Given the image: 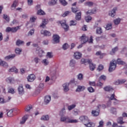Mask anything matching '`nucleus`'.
Masks as SVG:
<instances>
[{
    "label": "nucleus",
    "instance_id": "f257e3e1",
    "mask_svg": "<svg viewBox=\"0 0 127 127\" xmlns=\"http://www.w3.org/2000/svg\"><path fill=\"white\" fill-rule=\"evenodd\" d=\"M117 64H119V65H125L126 63L120 59H118L117 61L113 60L110 62V67L109 68V72H113V71L116 69L117 67Z\"/></svg>",
    "mask_w": 127,
    "mask_h": 127
},
{
    "label": "nucleus",
    "instance_id": "f03ea898",
    "mask_svg": "<svg viewBox=\"0 0 127 127\" xmlns=\"http://www.w3.org/2000/svg\"><path fill=\"white\" fill-rule=\"evenodd\" d=\"M80 121L84 124L85 127H94L96 126L95 123L90 122L89 118L86 116H82L79 117Z\"/></svg>",
    "mask_w": 127,
    "mask_h": 127
},
{
    "label": "nucleus",
    "instance_id": "7ed1b4c3",
    "mask_svg": "<svg viewBox=\"0 0 127 127\" xmlns=\"http://www.w3.org/2000/svg\"><path fill=\"white\" fill-rule=\"evenodd\" d=\"M60 121L65 124H76L78 123V120L70 119L68 116L63 115L61 116Z\"/></svg>",
    "mask_w": 127,
    "mask_h": 127
},
{
    "label": "nucleus",
    "instance_id": "20e7f679",
    "mask_svg": "<svg viewBox=\"0 0 127 127\" xmlns=\"http://www.w3.org/2000/svg\"><path fill=\"white\" fill-rule=\"evenodd\" d=\"M107 98L109 101V105H108V106H110L111 104H112L111 101L116 100V94H115V92H113V93L111 94H108Z\"/></svg>",
    "mask_w": 127,
    "mask_h": 127
},
{
    "label": "nucleus",
    "instance_id": "39448f33",
    "mask_svg": "<svg viewBox=\"0 0 127 127\" xmlns=\"http://www.w3.org/2000/svg\"><path fill=\"white\" fill-rule=\"evenodd\" d=\"M60 23L63 28L64 29L65 31H68V30H69V26L67 25V24L66 23V21L65 20L61 21L60 22Z\"/></svg>",
    "mask_w": 127,
    "mask_h": 127
},
{
    "label": "nucleus",
    "instance_id": "423d86ee",
    "mask_svg": "<svg viewBox=\"0 0 127 127\" xmlns=\"http://www.w3.org/2000/svg\"><path fill=\"white\" fill-rule=\"evenodd\" d=\"M18 28H19V27L18 26L15 27H12V28L8 27L6 29V32H10L11 31V32L15 33V32H16L17 30H18Z\"/></svg>",
    "mask_w": 127,
    "mask_h": 127
},
{
    "label": "nucleus",
    "instance_id": "0eeeda50",
    "mask_svg": "<svg viewBox=\"0 0 127 127\" xmlns=\"http://www.w3.org/2000/svg\"><path fill=\"white\" fill-rule=\"evenodd\" d=\"M100 107H101V105H98L96 110L92 111L91 114L93 117H98V116H99L100 114Z\"/></svg>",
    "mask_w": 127,
    "mask_h": 127
},
{
    "label": "nucleus",
    "instance_id": "6e6552de",
    "mask_svg": "<svg viewBox=\"0 0 127 127\" xmlns=\"http://www.w3.org/2000/svg\"><path fill=\"white\" fill-rule=\"evenodd\" d=\"M36 79V76L34 74H29L27 77L28 82H33Z\"/></svg>",
    "mask_w": 127,
    "mask_h": 127
},
{
    "label": "nucleus",
    "instance_id": "1a4fd4ad",
    "mask_svg": "<svg viewBox=\"0 0 127 127\" xmlns=\"http://www.w3.org/2000/svg\"><path fill=\"white\" fill-rule=\"evenodd\" d=\"M80 41L81 44H84L88 42V37L86 36V35H83L80 38Z\"/></svg>",
    "mask_w": 127,
    "mask_h": 127
},
{
    "label": "nucleus",
    "instance_id": "9d476101",
    "mask_svg": "<svg viewBox=\"0 0 127 127\" xmlns=\"http://www.w3.org/2000/svg\"><path fill=\"white\" fill-rule=\"evenodd\" d=\"M44 89V83H40L39 86H38V90L36 91V94H39L40 93V91H42Z\"/></svg>",
    "mask_w": 127,
    "mask_h": 127
},
{
    "label": "nucleus",
    "instance_id": "9b49d317",
    "mask_svg": "<svg viewBox=\"0 0 127 127\" xmlns=\"http://www.w3.org/2000/svg\"><path fill=\"white\" fill-rule=\"evenodd\" d=\"M53 40L55 43H59L60 42V37L57 34L53 35Z\"/></svg>",
    "mask_w": 127,
    "mask_h": 127
},
{
    "label": "nucleus",
    "instance_id": "f8f14e48",
    "mask_svg": "<svg viewBox=\"0 0 127 127\" xmlns=\"http://www.w3.org/2000/svg\"><path fill=\"white\" fill-rule=\"evenodd\" d=\"M41 34L44 35V36H51V33L47 30H42L41 31Z\"/></svg>",
    "mask_w": 127,
    "mask_h": 127
},
{
    "label": "nucleus",
    "instance_id": "ddd939ff",
    "mask_svg": "<svg viewBox=\"0 0 127 127\" xmlns=\"http://www.w3.org/2000/svg\"><path fill=\"white\" fill-rule=\"evenodd\" d=\"M6 81L7 83H9V84H15V80L13 77H8L6 79Z\"/></svg>",
    "mask_w": 127,
    "mask_h": 127
},
{
    "label": "nucleus",
    "instance_id": "4468645a",
    "mask_svg": "<svg viewBox=\"0 0 127 127\" xmlns=\"http://www.w3.org/2000/svg\"><path fill=\"white\" fill-rule=\"evenodd\" d=\"M18 92L19 95H23L24 94V89H23V86L22 85H20L18 87Z\"/></svg>",
    "mask_w": 127,
    "mask_h": 127
},
{
    "label": "nucleus",
    "instance_id": "2eb2a0df",
    "mask_svg": "<svg viewBox=\"0 0 127 127\" xmlns=\"http://www.w3.org/2000/svg\"><path fill=\"white\" fill-rule=\"evenodd\" d=\"M11 99V97H8V99L4 100L3 98L0 97V104H5V103H7V102H9Z\"/></svg>",
    "mask_w": 127,
    "mask_h": 127
},
{
    "label": "nucleus",
    "instance_id": "dca6fc26",
    "mask_svg": "<svg viewBox=\"0 0 127 127\" xmlns=\"http://www.w3.org/2000/svg\"><path fill=\"white\" fill-rule=\"evenodd\" d=\"M50 101H51V96H46L45 97L44 99V103L45 105H47L48 104H49L50 102Z\"/></svg>",
    "mask_w": 127,
    "mask_h": 127
},
{
    "label": "nucleus",
    "instance_id": "f3484780",
    "mask_svg": "<svg viewBox=\"0 0 127 127\" xmlns=\"http://www.w3.org/2000/svg\"><path fill=\"white\" fill-rule=\"evenodd\" d=\"M28 118H29V115H25L22 119V120L20 121L21 125H23L26 122V120H28Z\"/></svg>",
    "mask_w": 127,
    "mask_h": 127
},
{
    "label": "nucleus",
    "instance_id": "a211bd4d",
    "mask_svg": "<svg viewBox=\"0 0 127 127\" xmlns=\"http://www.w3.org/2000/svg\"><path fill=\"white\" fill-rule=\"evenodd\" d=\"M74 57L75 59H80L82 57V54L79 52H76L74 54Z\"/></svg>",
    "mask_w": 127,
    "mask_h": 127
},
{
    "label": "nucleus",
    "instance_id": "6ab92c4d",
    "mask_svg": "<svg viewBox=\"0 0 127 127\" xmlns=\"http://www.w3.org/2000/svg\"><path fill=\"white\" fill-rule=\"evenodd\" d=\"M0 66H2V67H4V68H7V67H8V64H7L6 62L0 60Z\"/></svg>",
    "mask_w": 127,
    "mask_h": 127
},
{
    "label": "nucleus",
    "instance_id": "aec40b11",
    "mask_svg": "<svg viewBox=\"0 0 127 127\" xmlns=\"http://www.w3.org/2000/svg\"><path fill=\"white\" fill-rule=\"evenodd\" d=\"M46 24H47V20L43 19L42 20V23L40 25V27H42V28H45Z\"/></svg>",
    "mask_w": 127,
    "mask_h": 127
},
{
    "label": "nucleus",
    "instance_id": "412c9836",
    "mask_svg": "<svg viewBox=\"0 0 127 127\" xmlns=\"http://www.w3.org/2000/svg\"><path fill=\"white\" fill-rule=\"evenodd\" d=\"M64 91V92H68L69 91V83H64L63 84Z\"/></svg>",
    "mask_w": 127,
    "mask_h": 127
},
{
    "label": "nucleus",
    "instance_id": "4be33fe9",
    "mask_svg": "<svg viewBox=\"0 0 127 127\" xmlns=\"http://www.w3.org/2000/svg\"><path fill=\"white\" fill-rule=\"evenodd\" d=\"M89 64V69L91 70V71H94L95 69L96 68V64H94L92 63V62H90V63H88Z\"/></svg>",
    "mask_w": 127,
    "mask_h": 127
},
{
    "label": "nucleus",
    "instance_id": "5701e85b",
    "mask_svg": "<svg viewBox=\"0 0 127 127\" xmlns=\"http://www.w3.org/2000/svg\"><path fill=\"white\" fill-rule=\"evenodd\" d=\"M104 90L106 91V92H114V89L110 86H106L104 88Z\"/></svg>",
    "mask_w": 127,
    "mask_h": 127
},
{
    "label": "nucleus",
    "instance_id": "b1692460",
    "mask_svg": "<svg viewBox=\"0 0 127 127\" xmlns=\"http://www.w3.org/2000/svg\"><path fill=\"white\" fill-rule=\"evenodd\" d=\"M75 65H76V61L73 59L70 60L69 62L70 67H71V68H73V67H75Z\"/></svg>",
    "mask_w": 127,
    "mask_h": 127
},
{
    "label": "nucleus",
    "instance_id": "393cba45",
    "mask_svg": "<svg viewBox=\"0 0 127 127\" xmlns=\"http://www.w3.org/2000/svg\"><path fill=\"white\" fill-rule=\"evenodd\" d=\"M126 82V79H119L115 82V85H120L124 84Z\"/></svg>",
    "mask_w": 127,
    "mask_h": 127
},
{
    "label": "nucleus",
    "instance_id": "a878e982",
    "mask_svg": "<svg viewBox=\"0 0 127 127\" xmlns=\"http://www.w3.org/2000/svg\"><path fill=\"white\" fill-rule=\"evenodd\" d=\"M109 15L112 17H114L116 15V9H113L111 11H109Z\"/></svg>",
    "mask_w": 127,
    "mask_h": 127
},
{
    "label": "nucleus",
    "instance_id": "bb28decb",
    "mask_svg": "<svg viewBox=\"0 0 127 127\" xmlns=\"http://www.w3.org/2000/svg\"><path fill=\"white\" fill-rule=\"evenodd\" d=\"M92 60H85V59H82L81 60V64H86V63H91Z\"/></svg>",
    "mask_w": 127,
    "mask_h": 127
},
{
    "label": "nucleus",
    "instance_id": "cd10ccee",
    "mask_svg": "<svg viewBox=\"0 0 127 127\" xmlns=\"http://www.w3.org/2000/svg\"><path fill=\"white\" fill-rule=\"evenodd\" d=\"M123 121H124V118L123 117H119L117 119L118 123L120 124V125H123L126 123Z\"/></svg>",
    "mask_w": 127,
    "mask_h": 127
},
{
    "label": "nucleus",
    "instance_id": "c85d7f7f",
    "mask_svg": "<svg viewBox=\"0 0 127 127\" xmlns=\"http://www.w3.org/2000/svg\"><path fill=\"white\" fill-rule=\"evenodd\" d=\"M23 44H24V42L19 39L17 40L16 42V45L17 46H20V45H23Z\"/></svg>",
    "mask_w": 127,
    "mask_h": 127
},
{
    "label": "nucleus",
    "instance_id": "c756f323",
    "mask_svg": "<svg viewBox=\"0 0 127 127\" xmlns=\"http://www.w3.org/2000/svg\"><path fill=\"white\" fill-rule=\"evenodd\" d=\"M15 57L14 54L7 56L4 58L5 60H9V59H13Z\"/></svg>",
    "mask_w": 127,
    "mask_h": 127
},
{
    "label": "nucleus",
    "instance_id": "7c9ffc66",
    "mask_svg": "<svg viewBox=\"0 0 127 127\" xmlns=\"http://www.w3.org/2000/svg\"><path fill=\"white\" fill-rule=\"evenodd\" d=\"M60 116H65L66 115V109H65V107H64L60 111Z\"/></svg>",
    "mask_w": 127,
    "mask_h": 127
},
{
    "label": "nucleus",
    "instance_id": "2f4dec72",
    "mask_svg": "<svg viewBox=\"0 0 127 127\" xmlns=\"http://www.w3.org/2000/svg\"><path fill=\"white\" fill-rule=\"evenodd\" d=\"M41 121H49V116L48 115H43L41 118Z\"/></svg>",
    "mask_w": 127,
    "mask_h": 127
},
{
    "label": "nucleus",
    "instance_id": "473e14b6",
    "mask_svg": "<svg viewBox=\"0 0 127 127\" xmlns=\"http://www.w3.org/2000/svg\"><path fill=\"white\" fill-rule=\"evenodd\" d=\"M85 88L84 86H78L77 88L76 89V92H81V91H84Z\"/></svg>",
    "mask_w": 127,
    "mask_h": 127
},
{
    "label": "nucleus",
    "instance_id": "72a5a7b5",
    "mask_svg": "<svg viewBox=\"0 0 127 127\" xmlns=\"http://www.w3.org/2000/svg\"><path fill=\"white\" fill-rule=\"evenodd\" d=\"M118 50H119V48L118 47L113 48L112 51L110 52V54L111 55H114V54H115V53H116Z\"/></svg>",
    "mask_w": 127,
    "mask_h": 127
},
{
    "label": "nucleus",
    "instance_id": "f704fd0d",
    "mask_svg": "<svg viewBox=\"0 0 127 127\" xmlns=\"http://www.w3.org/2000/svg\"><path fill=\"white\" fill-rule=\"evenodd\" d=\"M96 11H97L96 8L93 9L92 10H88L86 12V14H93V13H96Z\"/></svg>",
    "mask_w": 127,
    "mask_h": 127
},
{
    "label": "nucleus",
    "instance_id": "c9c22d12",
    "mask_svg": "<svg viewBox=\"0 0 127 127\" xmlns=\"http://www.w3.org/2000/svg\"><path fill=\"white\" fill-rule=\"evenodd\" d=\"M42 63L44 66H47V65L49 64V61L47 59H44L42 61Z\"/></svg>",
    "mask_w": 127,
    "mask_h": 127
},
{
    "label": "nucleus",
    "instance_id": "e433bc0d",
    "mask_svg": "<svg viewBox=\"0 0 127 127\" xmlns=\"http://www.w3.org/2000/svg\"><path fill=\"white\" fill-rule=\"evenodd\" d=\"M58 0H51L49 2V5H55V4H57Z\"/></svg>",
    "mask_w": 127,
    "mask_h": 127
},
{
    "label": "nucleus",
    "instance_id": "4c0bfd02",
    "mask_svg": "<svg viewBox=\"0 0 127 127\" xmlns=\"http://www.w3.org/2000/svg\"><path fill=\"white\" fill-rule=\"evenodd\" d=\"M9 72H14V73H17L18 72V70L15 67H13L9 69Z\"/></svg>",
    "mask_w": 127,
    "mask_h": 127
},
{
    "label": "nucleus",
    "instance_id": "58836bf2",
    "mask_svg": "<svg viewBox=\"0 0 127 127\" xmlns=\"http://www.w3.org/2000/svg\"><path fill=\"white\" fill-rule=\"evenodd\" d=\"M114 23L115 25H118V24H120L121 23V18H118L114 20Z\"/></svg>",
    "mask_w": 127,
    "mask_h": 127
},
{
    "label": "nucleus",
    "instance_id": "ea45409f",
    "mask_svg": "<svg viewBox=\"0 0 127 127\" xmlns=\"http://www.w3.org/2000/svg\"><path fill=\"white\" fill-rule=\"evenodd\" d=\"M84 4L86 6H93L94 2L92 1H87L85 2Z\"/></svg>",
    "mask_w": 127,
    "mask_h": 127
},
{
    "label": "nucleus",
    "instance_id": "a19ab883",
    "mask_svg": "<svg viewBox=\"0 0 127 127\" xmlns=\"http://www.w3.org/2000/svg\"><path fill=\"white\" fill-rule=\"evenodd\" d=\"M22 51V49L19 48H16L15 50V52L16 54H18V55H20V53Z\"/></svg>",
    "mask_w": 127,
    "mask_h": 127
},
{
    "label": "nucleus",
    "instance_id": "79ce46f5",
    "mask_svg": "<svg viewBox=\"0 0 127 127\" xmlns=\"http://www.w3.org/2000/svg\"><path fill=\"white\" fill-rule=\"evenodd\" d=\"M103 33V30H102V28L100 27H98L96 29V33L97 34H101Z\"/></svg>",
    "mask_w": 127,
    "mask_h": 127
},
{
    "label": "nucleus",
    "instance_id": "37998d69",
    "mask_svg": "<svg viewBox=\"0 0 127 127\" xmlns=\"http://www.w3.org/2000/svg\"><path fill=\"white\" fill-rule=\"evenodd\" d=\"M81 12L77 13L75 16V19L76 20H80L81 19Z\"/></svg>",
    "mask_w": 127,
    "mask_h": 127
},
{
    "label": "nucleus",
    "instance_id": "c03bdc74",
    "mask_svg": "<svg viewBox=\"0 0 127 127\" xmlns=\"http://www.w3.org/2000/svg\"><path fill=\"white\" fill-rule=\"evenodd\" d=\"M7 116L8 117H11L13 116V110H10L7 113Z\"/></svg>",
    "mask_w": 127,
    "mask_h": 127
},
{
    "label": "nucleus",
    "instance_id": "a18cd8bd",
    "mask_svg": "<svg viewBox=\"0 0 127 127\" xmlns=\"http://www.w3.org/2000/svg\"><path fill=\"white\" fill-rule=\"evenodd\" d=\"M75 108H76V105L75 104H72L67 107L68 111H71V110H73V109H75Z\"/></svg>",
    "mask_w": 127,
    "mask_h": 127
},
{
    "label": "nucleus",
    "instance_id": "49530a36",
    "mask_svg": "<svg viewBox=\"0 0 127 127\" xmlns=\"http://www.w3.org/2000/svg\"><path fill=\"white\" fill-rule=\"evenodd\" d=\"M60 2H61V4L64 5V6H65V5H67V4H68V2H67L65 0H60Z\"/></svg>",
    "mask_w": 127,
    "mask_h": 127
},
{
    "label": "nucleus",
    "instance_id": "de8ad7c7",
    "mask_svg": "<svg viewBox=\"0 0 127 127\" xmlns=\"http://www.w3.org/2000/svg\"><path fill=\"white\" fill-rule=\"evenodd\" d=\"M37 13L39 15H45V12H44V11L42 10V9H40V10H38Z\"/></svg>",
    "mask_w": 127,
    "mask_h": 127
},
{
    "label": "nucleus",
    "instance_id": "09e8293b",
    "mask_svg": "<svg viewBox=\"0 0 127 127\" xmlns=\"http://www.w3.org/2000/svg\"><path fill=\"white\" fill-rule=\"evenodd\" d=\"M18 2V0H15L11 5V7H16V5H17Z\"/></svg>",
    "mask_w": 127,
    "mask_h": 127
},
{
    "label": "nucleus",
    "instance_id": "8fccbe9b",
    "mask_svg": "<svg viewBox=\"0 0 127 127\" xmlns=\"http://www.w3.org/2000/svg\"><path fill=\"white\" fill-rule=\"evenodd\" d=\"M34 34V30L33 29L31 30L28 33L27 36H32Z\"/></svg>",
    "mask_w": 127,
    "mask_h": 127
},
{
    "label": "nucleus",
    "instance_id": "3c124183",
    "mask_svg": "<svg viewBox=\"0 0 127 127\" xmlns=\"http://www.w3.org/2000/svg\"><path fill=\"white\" fill-rule=\"evenodd\" d=\"M71 10L72 11V12H73L74 13H76V12H77V11H79V8H78V7H72L71 8Z\"/></svg>",
    "mask_w": 127,
    "mask_h": 127
},
{
    "label": "nucleus",
    "instance_id": "603ef678",
    "mask_svg": "<svg viewBox=\"0 0 127 127\" xmlns=\"http://www.w3.org/2000/svg\"><path fill=\"white\" fill-rule=\"evenodd\" d=\"M31 109H32V106L31 105H29L27 106V107L25 109V111L26 112H29Z\"/></svg>",
    "mask_w": 127,
    "mask_h": 127
},
{
    "label": "nucleus",
    "instance_id": "864d4df0",
    "mask_svg": "<svg viewBox=\"0 0 127 127\" xmlns=\"http://www.w3.org/2000/svg\"><path fill=\"white\" fill-rule=\"evenodd\" d=\"M85 19L86 22H89V21H90V20H91L92 19V17L90 16H86L85 18Z\"/></svg>",
    "mask_w": 127,
    "mask_h": 127
},
{
    "label": "nucleus",
    "instance_id": "5fc2aeb1",
    "mask_svg": "<svg viewBox=\"0 0 127 127\" xmlns=\"http://www.w3.org/2000/svg\"><path fill=\"white\" fill-rule=\"evenodd\" d=\"M69 45H68V44L65 43L64 45H63V49H64V50H66V49H67Z\"/></svg>",
    "mask_w": 127,
    "mask_h": 127
},
{
    "label": "nucleus",
    "instance_id": "6e6d98bb",
    "mask_svg": "<svg viewBox=\"0 0 127 127\" xmlns=\"http://www.w3.org/2000/svg\"><path fill=\"white\" fill-rule=\"evenodd\" d=\"M3 18H4V19H5V20H6V21H7V22H8V21H9V17H8V16H7L5 14H4V15H3Z\"/></svg>",
    "mask_w": 127,
    "mask_h": 127
},
{
    "label": "nucleus",
    "instance_id": "4d7b16f0",
    "mask_svg": "<svg viewBox=\"0 0 127 127\" xmlns=\"http://www.w3.org/2000/svg\"><path fill=\"white\" fill-rule=\"evenodd\" d=\"M34 61L35 62V63H36V64H38V63H39L40 61V59L38 58H35L34 59Z\"/></svg>",
    "mask_w": 127,
    "mask_h": 127
},
{
    "label": "nucleus",
    "instance_id": "13d9d810",
    "mask_svg": "<svg viewBox=\"0 0 127 127\" xmlns=\"http://www.w3.org/2000/svg\"><path fill=\"white\" fill-rule=\"evenodd\" d=\"M77 78H78V80L82 81V80H83V74L82 73H79L77 75Z\"/></svg>",
    "mask_w": 127,
    "mask_h": 127
},
{
    "label": "nucleus",
    "instance_id": "bf43d9fd",
    "mask_svg": "<svg viewBox=\"0 0 127 127\" xmlns=\"http://www.w3.org/2000/svg\"><path fill=\"white\" fill-rule=\"evenodd\" d=\"M106 29H107V30H110V29H112V24H107L106 27Z\"/></svg>",
    "mask_w": 127,
    "mask_h": 127
},
{
    "label": "nucleus",
    "instance_id": "052dcab7",
    "mask_svg": "<svg viewBox=\"0 0 127 127\" xmlns=\"http://www.w3.org/2000/svg\"><path fill=\"white\" fill-rule=\"evenodd\" d=\"M76 24H77V21L71 20L70 21V23L69 25L70 26H72V25H76Z\"/></svg>",
    "mask_w": 127,
    "mask_h": 127
},
{
    "label": "nucleus",
    "instance_id": "680f3d73",
    "mask_svg": "<svg viewBox=\"0 0 127 127\" xmlns=\"http://www.w3.org/2000/svg\"><path fill=\"white\" fill-rule=\"evenodd\" d=\"M88 91L90 93H93V92H95V89H94V88H93L92 87H89L88 88Z\"/></svg>",
    "mask_w": 127,
    "mask_h": 127
},
{
    "label": "nucleus",
    "instance_id": "e2e57ef3",
    "mask_svg": "<svg viewBox=\"0 0 127 127\" xmlns=\"http://www.w3.org/2000/svg\"><path fill=\"white\" fill-rule=\"evenodd\" d=\"M36 20V17L33 16L30 18V22H34Z\"/></svg>",
    "mask_w": 127,
    "mask_h": 127
},
{
    "label": "nucleus",
    "instance_id": "0e129e2a",
    "mask_svg": "<svg viewBox=\"0 0 127 127\" xmlns=\"http://www.w3.org/2000/svg\"><path fill=\"white\" fill-rule=\"evenodd\" d=\"M8 93H10L11 94H14L15 92L14 91V89L13 88H10L8 91Z\"/></svg>",
    "mask_w": 127,
    "mask_h": 127
},
{
    "label": "nucleus",
    "instance_id": "69168bd1",
    "mask_svg": "<svg viewBox=\"0 0 127 127\" xmlns=\"http://www.w3.org/2000/svg\"><path fill=\"white\" fill-rule=\"evenodd\" d=\"M111 112L112 114H114V115H116V114H117V110H116V108L111 109Z\"/></svg>",
    "mask_w": 127,
    "mask_h": 127
},
{
    "label": "nucleus",
    "instance_id": "338daca9",
    "mask_svg": "<svg viewBox=\"0 0 127 127\" xmlns=\"http://www.w3.org/2000/svg\"><path fill=\"white\" fill-rule=\"evenodd\" d=\"M47 56L49 57V58H52L53 56L52 55V53L48 52L47 53Z\"/></svg>",
    "mask_w": 127,
    "mask_h": 127
},
{
    "label": "nucleus",
    "instance_id": "774afa93",
    "mask_svg": "<svg viewBox=\"0 0 127 127\" xmlns=\"http://www.w3.org/2000/svg\"><path fill=\"white\" fill-rule=\"evenodd\" d=\"M104 127V121L102 120L99 122V125L98 126V127Z\"/></svg>",
    "mask_w": 127,
    "mask_h": 127
}]
</instances>
